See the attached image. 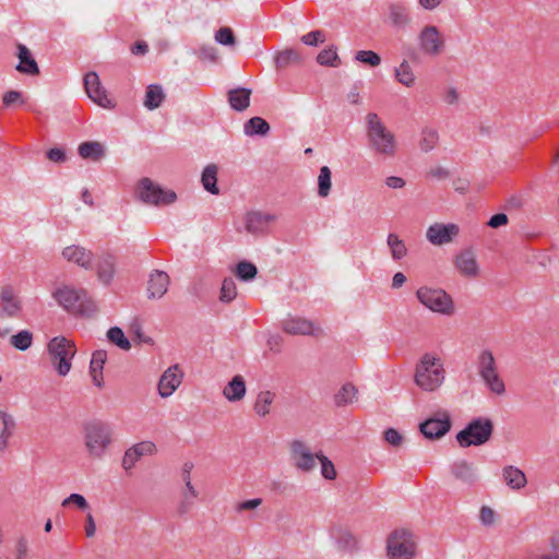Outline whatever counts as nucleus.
<instances>
[{
  "label": "nucleus",
  "instance_id": "obj_1",
  "mask_svg": "<svg viewBox=\"0 0 559 559\" xmlns=\"http://www.w3.org/2000/svg\"><path fill=\"white\" fill-rule=\"evenodd\" d=\"M84 447L90 457L102 459L112 443L114 430L108 423L91 420L83 425Z\"/></svg>",
  "mask_w": 559,
  "mask_h": 559
},
{
  "label": "nucleus",
  "instance_id": "obj_2",
  "mask_svg": "<svg viewBox=\"0 0 559 559\" xmlns=\"http://www.w3.org/2000/svg\"><path fill=\"white\" fill-rule=\"evenodd\" d=\"M366 133L369 147L374 153L383 156H393L395 154V136L376 112H369L366 116Z\"/></svg>",
  "mask_w": 559,
  "mask_h": 559
},
{
  "label": "nucleus",
  "instance_id": "obj_3",
  "mask_svg": "<svg viewBox=\"0 0 559 559\" xmlns=\"http://www.w3.org/2000/svg\"><path fill=\"white\" fill-rule=\"evenodd\" d=\"M415 383L426 392H433L444 380V369L441 359L426 353L416 365Z\"/></svg>",
  "mask_w": 559,
  "mask_h": 559
},
{
  "label": "nucleus",
  "instance_id": "obj_4",
  "mask_svg": "<svg viewBox=\"0 0 559 559\" xmlns=\"http://www.w3.org/2000/svg\"><path fill=\"white\" fill-rule=\"evenodd\" d=\"M50 361L59 376H67L72 368V359L76 354L73 341L64 336H55L47 344Z\"/></svg>",
  "mask_w": 559,
  "mask_h": 559
},
{
  "label": "nucleus",
  "instance_id": "obj_5",
  "mask_svg": "<svg viewBox=\"0 0 559 559\" xmlns=\"http://www.w3.org/2000/svg\"><path fill=\"white\" fill-rule=\"evenodd\" d=\"M493 433V423L487 417L472 419L464 429L457 432L456 441L462 448L479 447L487 443Z\"/></svg>",
  "mask_w": 559,
  "mask_h": 559
},
{
  "label": "nucleus",
  "instance_id": "obj_6",
  "mask_svg": "<svg viewBox=\"0 0 559 559\" xmlns=\"http://www.w3.org/2000/svg\"><path fill=\"white\" fill-rule=\"evenodd\" d=\"M55 298L68 312L82 316H91L96 311L95 302L87 297L83 289H74L68 286L59 288Z\"/></svg>",
  "mask_w": 559,
  "mask_h": 559
},
{
  "label": "nucleus",
  "instance_id": "obj_7",
  "mask_svg": "<svg viewBox=\"0 0 559 559\" xmlns=\"http://www.w3.org/2000/svg\"><path fill=\"white\" fill-rule=\"evenodd\" d=\"M419 302L431 310L444 316L454 313V302L452 297L441 288H432L428 286L419 287L416 292Z\"/></svg>",
  "mask_w": 559,
  "mask_h": 559
},
{
  "label": "nucleus",
  "instance_id": "obj_8",
  "mask_svg": "<svg viewBox=\"0 0 559 559\" xmlns=\"http://www.w3.org/2000/svg\"><path fill=\"white\" fill-rule=\"evenodd\" d=\"M415 548L416 545L409 531L395 530L388 537L386 550L390 559H413Z\"/></svg>",
  "mask_w": 559,
  "mask_h": 559
},
{
  "label": "nucleus",
  "instance_id": "obj_9",
  "mask_svg": "<svg viewBox=\"0 0 559 559\" xmlns=\"http://www.w3.org/2000/svg\"><path fill=\"white\" fill-rule=\"evenodd\" d=\"M136 194L141 201L153 205L171 204L177 199V195L174 191L163 190L150 178H143L140 180L136 188Z\"/></svg>",
  "mask_w": 559,
  "mask_h": 559
},
{
  "label": "nucleus",
  "instance_id": "obj_10",
  "mask_svg": "<svg viewBox=\"0 0 559 559\" xmlns=\"http://www.w3.org/2000/svg\"><path fill=\"white\" fill-rule=\"evenodd\" d=\"M451 418L447 411H439L419 425L420 432L427 439H439L451 429Z\"/></svg>",
  "mask_w": 559,
  "mask_h": 559
},
{
  "label": "nucleus",
  "instance_id": "obj_11",
  "mask_svg": "<svg viewBox=\"0 0 559 559\" xmlns=\"http://www.w3.org/2000/svg\"><path fill=\"white\" fill-rule=\"evenodd\" d=\"M290 459L293 465L304 472L309 473L316 467L317 453H312L310 448L301 440H293L289 445Z\"/></svg>",
  "mask_w": 559,
  "mask_h": 559
},
{
  "label": "nucleus",
  "instance_id": "obj_12",
  "mask_svg": "<svg viewBox=\"0 0 559 559\" xmlns=\"http://www.w3.org/2000/svg\"><path fill=\"white\" fill-rule=\"evenodd\" d=\"M460 234L459 225L454 223H435L426 231L428 241L435 246L450 243Z\"/></svg>",
  "mask_w": 559,
  "mask_h": 559
},
{
  "label": "nucleus",
  "instance_id": "obj_13",
  "mask_svg": "<svg viewBox=\"0 0 559 559\" xmlns=\"http://www.w3.org/2000/svg\"><path fill=\"white\" fill-rule=\"evenodd\" d=\"M421 50L429 56H438L444 48V41L433 25L425 26L419 35Z\"/></svg>",
  "mask_w": 559,
  "mask_h": 559
},
{
  "label": "nucleus",
  "instance_id": "obj_14",
  "mask_svg": "<svg viewBox=\"0 0 559 559\" xmlns=\"http://www.w3.org/2000/svg\"><path fill=\"white\" fill-rule=\"evenodd\" d=\"M84 87L88 97L94 103L104 108L112 107V103L108 98L105 88L102 86L98 74L96 72H88L85 74Z\"/></svg>",
  "mask_w": 559,
  "mask_h": 559
},
{
  "label": "nucleus",
  "instance_id": "obj_15",
  "mask_svg": "<svg viewBox=\"0 0 559 559\" xmlns=\"http://www.w3.org/2000/svg\"><path fill=\"white\" fill-rule=\"evenodd\" d=\"M277 219L275 214L261 211H250L246 214V230L253 235H263L267 233L269 226Z\"/></svg>",
  "mask_w": 559,
  "mask_h": 559
},
{
  "label": "nucleus",
  "instance_id": "obj_16",
  "mask_svg": "<svg viewBox=\"0 0 559 559\" xmlns=\"http://www.w3.org/2000/svg\"><path fill=\"white\" fill-rule=\"evenodd\" d=\"M283 330L292 335H319L321 329L316 326L312 321L301 317H288L282 322Z\"/></svg>",
  "mask_w": 559,
  "mask_h": 559
},
{
  "label": "nucleus",
  "instance_id": "obj_17",
  "mask_svg": "<svg viewBox=\"0 0 559 559\" xmlns=\"http://www.w3.org/2000/svg\"><path fill=\"white\" fill-rule=\"evenodd\" d=\"M450 472L455 480L466 487H473L478 481V473L473 463L459 460L451 464Z\"/></svg>",
  "mask_w": 559,
  "mask_h": 559
},
{
  "label": "nucleus",
  "instance_id": "obj_18",
  "mask_svg": "<svg viewBox=\"0 0 559 559\" xmlns=\"http://www.w3.org/2000/svg\"><path fill=\"white\" fill-rule=\"evenodd\" d=\"M157 451L152 441H141L126 450L122 459V466L126 471L134 467L135 463L144 455H153Z\"/></svg>",
  "mask_w": 559,
  "mask_h": 559
},
{
  "label": "nucleus",
  "instance_id": "obj_19",
  "mask_svg": "<svg viewBox=\"0 0 559 559\" xmlns=\"http://www.w3.org/2000/svg\"><path fill=\"white\" fill-rule=\"evenodd\" d=\"M182 377L178 365L170 366L158 381V394L164 399L170 396L181 384Z\"/></svg>",
  "mask_w": 559,
  "mask_h": 559
},
{
  "label": "nucleus",
  "instance_id": "obj_20",
  "mask_svg": "<svg viewBox=\"0 0 559 559\" xmlns=\"http://www.w3.org/2000/svg\"><path fill=\"white\" fill-rule=\"evenodd\" d=\"M170 280L166 272L155 270L150 274L147 295L150 299L162 298L168 290Z\"/></svg>",
  "mask_w": 559,
  "mask_h": 559
},
{
  "label": "nucleus",
  "instance_id": "obj_21",
  "mask_svg": "<svg viewBox=\"0 0 559 559\" xmlns=\"http://www.w3.org/2000/svg\"><path fill=\"white\" fill-rule=\"evenodd\" d=\"M62 257L67 261L73 262V263L80 265L81 267H84L87 270V269L92 267L94 254L91 250H87L84 247L72 245V246L66 247L62 250Z\"/></svg>",
  "mask_w": 559,
  "mask_h": 559
},
{
  "label": "nucleus",
  "instance_id": "obj_22",
  "mask_svg": "<svg viewBox=\"0 0 559 559\" xmlns=\"http://www.w3.org/2000/svg\"><path fill=\"white\" fill-rule=\"evenodd\" d=\"M1 312L7 317H16L21 311V301L11 286H4L0 293Z\"/></svg>",
  "mask_w": 559,
  "mask_h": 559
},
{
  "label": "nucleus",
  "instance_id": "obj_23",
  "mask_svg": "<svg viewBox=\"0 0 559 559\" xmlns=\"http://www.w3.org/2000/svg\"><path fill=\"white\" fill-rule=\"evenodd\" d=\"M17 57L20 59L15 69L24 74L37 75L39 68L36 60L33 58L31 50L23 44H17Z\"/></svg>",
  "mask_w": 559,
  "mask_h": 559
},
{
  "label": "nucleus",
  "instance_id": "obj_24",
  "mask_svg": "<svg viewBox=\"0 0 559 559\" xmlns=\"http://www.w3.org/2000/svg\"><path fill=\"white\" fill-rule=\"evenodd\" d=\"M251 90L247 87H237L227 93L228 103L236 111H245L250 105Z\"/></svg>",
  "mask_w": 559,
  "mask_h": 559
},
{
  "label": "nucleus",
  "instance_id": "obj_25",
  "mask_svg": "<svg viewBox=\"0 0 559 559\" xmlns=\"http://www.w3.org/2000/svg\"><path fill=\"white\" fill-rule=\"evenodd\" d=\"M107 359V352L103 349L95 350L92 355L90 364V374L93 379V383L102 388L104 384L103 369Z\"/></svg>",
  "mask_w": 559,
  "mask_h": 559
},
{
  "label": "nucleus",
  "instance_id": "obj_26",
  "mask_svg": "<svg viewBox=\"0 0 559 559\" xmlns=\"http://www.w3.org/2000/svg\"><path fill=\"white\" fill-rule=\"evenodd\" d=\"M455 264L460 272L466 276H476L478 274V264L471 249L462 251L456 257Z\"/></svg>",
  "mask_w": 559,
  "mask_h": 559
},
{
  "label": "nucleus",
  "instance_id": "obj_27",
  "mask_svg": "<svg viewBox=\"0 0 559 559\" xmlns=\"http://www.w3.org/2000/svg\"><path fill=\"white\" fill-rule=\"evenodd\" d=\"M246 394V382L242 376H235L224 388L223 395L229 402H237L243 399Z\"/></svg>",
  "mask_w": 559,
  "mask_h": 559
},
{
  "label": "nucleus",
  "instance_id": "obj_28",
  "mask_svg": "<svg viewBox=\"0 0 559 559\" xmlns=\"http://www.w3.org/2000/svg\"><path fill=\"white\" fill-rule=\"evenodd\" d=\"M15 427V421L13 417L0 411V452H3L8 447V441L11 438L13 430Z\"/></svg>",
  "mask_w": 559,
  "mask_h": 559
},
{
  "label": "nucleus",
  "instance_id": "obj_29",
  "mask_svg": "<svg viewBox=\"0 0 559 559\" xmlns=\"http://www.w3.org/2000/svg\"><path fill=\"white\" fill-rule=\"evenodd\" d=\"M78 151L82 158L94 162H98L105 156L104 145L99 142H83L79 145Z\"/></svg>",
  "mask_w": 559,
  "mask_h": 559
},
{
  "label": "nucleus",
  "instance_id": "obj_30",
  "mask_svg": "<svg viewBox=\"0 0 559 559\" xmlns=\"http://www.w3.org/2000/svg\"><path fill=\"white\" fill-rule=\"evenodd\" d=\"M477 370L478 374L483 379L484 377L493 373L498 370L493 354L489 349H484L477 357Z\"/></svg>",
  "mask_w": 559,
  "mask_h": 559
},
{
  "label": "nucleus",
  "instance_id": "obj_31",
  "mask_svg": "<svg viewBox=\"0 0 559 559\" xmlns=\"http://www.w3.org/2000/svg\"><path fill=\"white\" fill-rule=\"evenodd\" d=\"M115 275V259L110 254L102 257L97 263V276L104 284H109Z\"/></svg>",
  "mask_w": 559,
  "mask_h": 559
},
{
  "label": "nucleus",
  "instance_id": "obj_32",
  "mask_svg": "<svg viewBox=\"0 0 559 559\" xmlns=\"http://www.w3.org/2000/svg\"><path fill=\"white\" fill-rule=\"evenodd\" d=\"M502 473L507 485L512 489L518 490L525 487L527 483L526 476L520 468L510 465L506 466Z\"/></svg>",
  "mask_w": 559,
  "mask_h": 559
},
{
  "label": "nucleus",
  "instance_id": "obj_33",
  "mask_svg": "<svg viewBox=\"0 0 559 559\" xmlns=\"http://www.w3.org/2000/svg\"><path fill=\"white\" fill-rule=\"evenodd\" d=\"M165 99V94L160 85L151 84L146 87L144 106L148 110L158 108Z\"/></svg>",
  "mask_w": 559,
  "mask_h": 559
},
{
  "label": "nucleus",
  "instance_id": "obj_34",
  "mask_svg": "<svg viewBox=\"0 0 559 559\" xmlns=\"http://www.w3.org/2000/svg\"><path fill=\"white\" fill-rule=\"evenodd\" d=\"M270 129L269 122L261 117H252L243 126V132L249 136H264L270 132Z\"/></svg>",
  "mask_w": 559,
  "mask_h": 559
},
{
  "label": "nucleus",
  "instance_id": "obj_35",
  "mask_svg": "<svg viewBox=\"0 0 559 559\" xmlns=\"http://www.w3.org/2000/svg\"><path fill=\"white\" fill-rule=\"evenodd\" d=\"M300 61L301 57L299 52L293 48L284 49L275 56V67L278 70L286 69L292 64L299 63Z\"/></svg>",
  "mask_w": 559,
  "mask_h": 559
},
{
  "label": "nucleus",
  "instance_id": "obj_36",
  "mask_svg": "<svg viewBox=\"0 0 559 559\" xmlns=\"http://www.w3.org/2000/svg\"><path fill=\"white\" fill-rule=\"evenodd\" d=\"M203 188L212 194H218L217 167L214 164L207 165L202 173Z\"/></svg>",
  "mask_w": 559,
  "mask_h": 559
},
{
  "label": "nucleus",
  "instance_id": "obj_37",
  "mask_svg": "<svg viewBox=\"0 0 559 559\" xmlns=\"http://www.w3.org/2000/svg\"><path fill=\"white\" fill-rule=\"evenodd\" d=\"M357 389L352 383H345L334 396L335 405L341 407L353 403L357 399Z\"/></svg>",
  "mask_w": 559,
  "mask_h": 559
},
{
  "label": "nucleus",
  "instance_id": "obj_38",
  "mask_svg": "<svg viewBox=\"0 0 559 559\" xmlns=\"http://www.w3.org/2000/svg\"><path fill=\"white\" fill-rule=\"evenodd\" d=\"M389 17L393 25L395 26H405L408 21V13L405 5L401 3H392L389 7Z\"/></svg>",
  "mask_w": 559,
  "mask_h": 559
},
{
  "label": "nucleus",
  "instance_id": "obj_39",
  "mask_svg": "<svg viewBox=\"0 0 559 559\" xmlns=\"http://www.w3.org/2000/svg\"><path fill=\"white\" fill-rule=\"evenodd\" d=\"M274 399L275 394L273 392L261 391L258 394L253 406L255 413L261 417H265L270 413V406L272 405Z\"/></svg>",
  "mask_w": 559,
  "mask_h": 559
},
{
  "label": "nucleus",
  "instance_id": "obj_40",
  "mask_svg": "<svg viewBox=\"0 0 559 559\" xmlns=\"http://www.w3.org/2000/svg\"><path fill=\"white\" fill-rule=\"evenodd\" d=\"M317 62L320 66L336 68L340 66L341 60L338 58L336 47L330 46L326 49L321 50L317 56Z\"/></svg>",
  "mask_w": 559,
  "mask_h": 559
},
{
  "label": "nucleus",
  "instance_id": "obj_41",
  "mask_svg": "<svg viewBox=\"0 0 559 559\" xmlns=\"http://www.w3.org/2000/svg\"><path fill=\"white\" fill-rule=\"evenodd\" d=\"M439 141V134L437 130L431 128H424L421 131V139L419 141V147L423 152L432 151Z\"/></svg>",
  "mask_w": 559,
  "mask_h": 559
},
{
  "label": "nucleus",
  "instance_id": "obj_42",
  "mask_svg": "<svg viewBox=\"0 0 559 559\" xmlns=\"http://www.w3.org/2000/svg\"><path fill=\"white\" fill-rule=\"evenodd\" d=\"M388 246L391 249V255L394 260L403 259L407 253V248L402 239L396 234H389Z\"/></svg>",
  "mask_w": 559,
  "mask_h": 559
},
{
  "label": "nucleus",
  "instance_id": "obj_43",
  "mask_svg": "<svg viewBox=\"0 0 559 559\" xmlns=\"http://www.w3.org/2000/svg\"><path fill=\"white\" fill-rule=\"evenodd\" d=\"M395 79L403 85L409 87L415 82V75L413 73L412 67L409 63L404 60L396 69H395Z\"/></svg>",
  "mask_w": 559,
  "mask_h": 559
},
{
  "label": "nucleus",
  "instance_id": "obj_44",
  "mask_svg": "<svg viewBox=\"0 0 559 559\" xmlns=\"http://www.w3.org/2000/svg\"><path fill=\"white\" fill-rule=\"evenodd\" d=\"M258 274L257 266L248 261H241L236 265L235 275L243 282L253 280Z\"/></svg>",
  "mask_w": 559,
  "mask_h": 559
},
{
  "label": "nucleus",
  "instance_id": "obj_45",
  "mask_svg": "<svg viewBox=\"0 0 559 559\" xmlns=\"http://www.w3.org/2000/svg\"><path fill=\"white\" fill-rule=\"evenodd\" d=\"M331 186V170L328 166H322L318 177V194L321 198H326L330 194Z\"/></svg>",
  "mask_w": 559,
  "mask_h": 559
},
{
  "label": "nucleus",
  "instance_id": "obj_46",
  "mask_svg": "<svg viewBox=\"0 0 559 559\" xmlns=\"http://www.w3.org/2000/svg\"><path fill=\"white\" fill-rule=\"evenodd\" d=\"M107 337L112 344L123 350H129L131 348L130 341L126 337L123 331L118 326L110 328L107 331Z\"/></svg>",
  "mask_w": 559,
  "mask_h": 559
},
{
  "label": "nucleus",
  "instance_id": "obj_47",
  "mask_svg": "<svg viewBox=\"0 0 559 559\" xmlns=\"http://www.w3.org/2000/svg\"><path fill=\"white\" fill-rule=\"evenodd\" d=\"M33 342V334L27 331L23 330L16 333L15 335L11 336L10 344L19 349V350H26L32 346Z\"/></svg>",
  "mask_w": 559,
  "mask_h": 559
},
{
  "label": "nucleus",
  "instance_id": "obj_48",
  "mask_svg": "<svg viewBox=\"0 0 559 559\" xmlns=\"http://www.w3.org/2000/svg\"><path fill=\"white\" fill-rule=\"evenodd\" d=\"M489 390L498 395H502L506 392V385L502 378L499 376L498 370L490 373L481 379Z\"/></svg>",
  "mask_w": 559,
  "mask_h": 559
},
{
  "label": "nucleus",
  "instance_id": "obj_49",
  "mask_svg": "<svg viewBox=\"0 0 559 559\" xmlns=\"http://www.w3.org/2000/svg\"><path fill=\"white\" fill-rule=\"evenodd\" d=\"M185 485L186 491L182 493L183 500L178 508V512L181 514L187 513L189 511L193 503V499L198 497V491L195 490L191 481H187L185 483Z\"/></svg>",
  "mask_w": 559,
  "mask_h": 559
},
{
  "label": "nucleus",
  "instance_id": "obj_50",
  "mask_svg": "<svg viewBox=\"0 0 559 559\" xmlns=\"http://www.w3.org/2000/svg\"><path fill=\"white\" fill-rule=\"evenodd\" d=\"M237 296L236 283L231 277H227L222 283L219 300L223 302H230Z\"/></svg>",
  "mask_w": 559,
  "mask_h": 559
},
{
  "label": "nucleus",
  "instance_id": "obj_51",
  "mask_svg": "<svg viewBox=\"0 0 559 559\" xmlns=\"http://www.w3.org/2000/svg\"><path fill=\"white\" fill-rule=\"evenodd\" d=\"M317 459L321 463V475L329 480L336 478L335 466L329 457H326L322 451L317 452Z\"/></svg>",
  "mask_w": 559,
  "mask_h": 559
},
{
  "label": "nucleus",
  "instance_id": "obj_52",
  "mask_svg": "<svg viewBox=\"0 0 559 559\" xmlns=\"http://www.w3.org/2000/svg\"><path fill=\"white\" fill-rule=\"evenodd\" d=\"M355 60L368 64L370 67H378L381 63V57L372 50H359L355 55Z\"/></svg>",
  "mask_w": 559,
  "mask_h": 559
},
{
  "label": "nucleus",
  "instance_id": "obj_53",
  "mask_svg": "<svg viewBox=\"0 0 559 559\" xmlns=\"http://www.w3.org/2000/svg\"><path fill=\"white\" fill-rule=\"evenodd\" d=\"M215 40L223 45V46H235L236 45V37L234 35V32L230 27H221L215 33Z\"/></svg>",
  "mask_w": 559,
  "mask_h": 559
},
{
  "label": "nucleus",
  "instance_id": "obj_54",
  "mask_svg": "<svg viewBox=\"0 0 559 559\" xmlns=\"http://www.w3.org/2000/svg\"><path fill=\"white\" fill-rule=\"evenodd\" d=\"M551 552L536 555L533 559H559V531L549 537Z\"/></svg>",
  "mask_w": 559,
  "mask_h": 559
},
{
  "label": "nucleus",
  "instance_id": "obj_55",
  "mask_svg": "<svg viewBox=\"0 0 559 559\" xmlns=\"http://www.w3.org/2000/svg\"><path fill=\"white\" fill-rule=\"evenodd\" d=\"M325 35L322 31L316 29L301 37V41L307 46H318L320 43H324Z\"/></svg>",
  "mask_w": 559,
  "mask_h": 559
},
{
  "label": "nucleus",
  "instance_id": "obj_56",
  "mask_svg": "<svg viewBox=\"0 0 559 559\" xmlns=\"http://www.w3.org/2000/svg\"><path fill=\"white\" fill-rule=\"evenodd\" d=\"M262 502L263 500L261 498L240 501L235 504V511L239 514L246 511H253L258 509L262 504Z\"/></svg>",
  "mask_w": 559,
  "mask_h": 559
},
{
  "label": "nucleus",
  "instance_id": "obj_57",
  "mask_svg": "<svg viewBox=\"0 0 559 559\" xmlns=\"http://www.w3.org/2000/svg\"><path fill=\"white\" fill-rule=\"evenodd\" d=\"M70 503H73L80 510H86L88 508V503H87L86 499L80 493H71L68 498H66L62 501L61 504H62V507H67Z\"/></svg>",
  "mask_w": 559,
  "mask_h": 559
},
{
  "label": "nucleus",
  "instance_id": "obj_58",
  "mask_svg": "<svg viewBox=\"0 0 559 559\" xmlns=\"http://www.w3.org/2000/svg\"><path fill=\"white\" fill-rule=\"evenodd\" d=\"M384 439L388 443H390L393 447L401 445L403 441L402 435L394 428H388L384 431Z\"/></svg>",
  "mask_w": 559,
  "mask_h": 559
},
{
  "label": "nucleus",
  "instance_id": "obj_59",
  "mask_svg": "<svg viewBox=\"0 0 559 559\" xmlns=\"http://www.w3.org/2000/svg\"><path fill=\"white\" fill-rule=\"evenodd\" d=\"M199 58L202 60H207L215 62L217 60V50L213 46H202L199 49Z\"/></svg>",
  "mask_w": 559,
  "mask_h": 559
},
{
  "label": "nucleus",
  "instance_id": "obj_60",
  "mask_svg": "<svg viewBox=\"0 0 559 559\" xmlns=\"http://www.w3.org/2000/svg\"><path fill=\"white\" fill-rule=\"evenodd\" d=\"M479 519L484 525H492L495 522V511L491 508L484 506L480 508Z\"/></svg>",
  "mask_w": 559,
  "mask_h": 559
},
{
  "label": "nucleus",
  "instance_id": "obj_61",
  "mask_svg": "<svg viewBox=\"0 0 559 559\" xmlns=\"http://www.w3.org/2000/svg\"><path fill=\"white\" fill-rule=\"evenodd\" d=\"M508 222V216L504 213H497L490 217L487 225L491 228H499L507 225Z\"/></svg>",
  "mask_w": 559,
  "mask_h": 559
},
{
  "label": "nucleus",
  "instance_id": "obj_62",
  "mask_svg": "<svg viewBox=\"0 0 559 559\" xmlns=\"http://www.w3.org/2000/svg\"><path fill=\"white\" fill-rule=\"evenodd\" d=\"M47 157L55 163H63L67 158L64 151L58 147L50 148L47 152Z\"/></svg>",
  "mask_w": 559,
  "mask_h": 559
},
{
  "label": "nucleus",
  "instance_id": "obj_63",
  "mask_svg": "<svg viewBox=\"0 0 559 559\" xmlns=\"http://www.w3.org/2000/svg\"><path fill=\"white\" fill-rule=\"evenodd\" d=\"M28 551L27 539L25 537H20L16 542V557L15 559H25Z\"/></svg>",
  "mask_w": 559,
  "mask_h": 559
},
{
  "label": "nucleus",
  "instance_id": "obj_64",
  "mask_svg": "<svg viewBox=\"0 0 559 559\" xmlns=\"http://www.w3.org/2000/svg\"><path fill=\"white\" fill-rule=\"evenodd\" d=\"M22 97V94L17 91H9L3 95V105L4 106H11L15 102L20 100Z\"/></svg>",
  "mask_w": 559,
  "mask_h": 559
}]
</instances>
